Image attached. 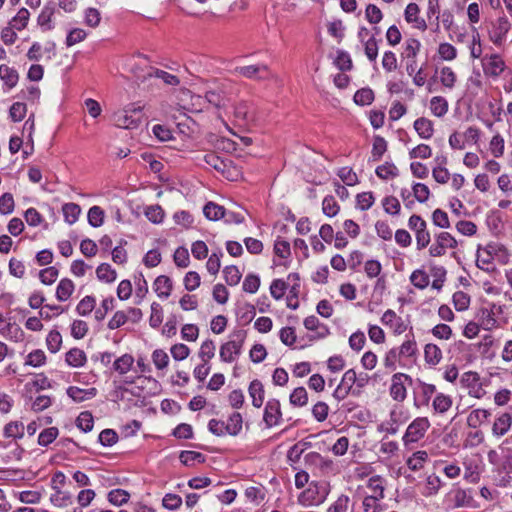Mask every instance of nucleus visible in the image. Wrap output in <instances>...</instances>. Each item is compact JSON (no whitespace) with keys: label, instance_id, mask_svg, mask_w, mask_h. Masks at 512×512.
I'll return each mask as SVG.
<instances>
[{"label":"nucleus","instance_id":"nucleus-9","mask_svg":"<svg viewBox=\"0 0 512 512\" xmlns=\"http://www.w3.org/2000/svg\"><path fill=\"white\" fill-rule=\"evenodd\" d=\"M381 321L383 324L392 327L397 334H401L406 330V325L403 320L397 317L396 313L391 309L384 312Z\"/></svg>","mask_w":512,"mask_h":512},{"label":"nucleus","instance_id":"nucleus-28","mask_svg":"<svg viewBox=\"0 0 512 512\" xmlns=\"http://www.w3.org/2000/svg\"><path fill=\"white\" fill-rule=\"evenodd\" d=\"M179 459L185 466H192L195 461L198 463H204L206 461V457L202 453L188 450L181 451Z\"/></svg>","mask_w":512,"mask_h":512},{"label":"nucleus","instance_id":"nucleus-24","mask_svg":"<svg viewBox=\"0 0 512 512\" xmlns=\"http://www.w3.org/2000/svg\"><path fill=\"white\" fill-rule=\"evenodd\" d=\"M74 291V283L68 278L62 279L56 289V298L59 301H66Z\"/></svg>","mask_w":512,"mask_h":512},{"label":"nucleus","instance_id":"nucleus-6","mask_svg":"<svg viewBox=\"0 0 512 512\" xmlns=\"http://www.w3.org/2000/svg\"><path fill=\"white\" fill-rule=\"evenodd\" d=\"M404 381H408L410 385H412V378L404 373H395L392 376V384L390 387V395L391 397L398 402H402L406 398V387L404 385Z\"/></svg>","mask_w":512,"mask_h":512},{"label":"nucleus","instance_id":"nucleus-1","mask_svg":"<svg viewBox=\"0 0 512 512\" xmlns=\"http://www.w3.org/2000/svg\"><path fill=\"white\" fill-rule=\"evenodd\" d=\"M330 492L328 482H311L309 487L300 493L298 503L303 506L322 504Z\"/></svg>","mask_w":512,"mask_h":512},{"label":"nucleus","instance_id":"nucleus-16","mask_svg":"<svg viewBox=\"0 0 512 512\" xmlns=\"http://www.w3.org/2000/svg\"><path fill=\"white\" fill-rule=\"evenodd\" d=\"M226 432L230 436H238L243 427V417L239 412H233L228 417V422L225 423Z\"/></svg>","mask_w":512,"mask_h":512},{"label":"nucleus","instance_id":"nucleus-15","mask_svg":"<svg viewBox=\"0 0 512 512\" xmlns=\"http://www.w3.org/2000/svg\"><path fill=\"white\" fill-rule=\"evenodd\" d=\"M0 79L11 89L17 85L19 74L14 68L2 64L0 65Z\"/></svg>","mask_w":512,"mask_h":512},{"label":"nucleus","instance_id":"nucleus-32","mask_svg":"<svg viewBox=\"0 0 512 512\" xmlns=\"http://www.w3.org/2000/svg\"><path fill=\"white\" fill-rule=\"evenodd\" d=\"M386 151H387L386 140L380 135L374 136L373 147H372V152H371L372 160L379 161Z\"/></svg>","mask_w":512,"mask_h":512},{"label":"nucleus","instance_id":"nucleus-36","mask_svg":"<svg viewBox=\"0 0 512 512\" xmlns=\"http://www.w3.org/2000/svg\"><path fill=\"white\" fill-rule=\"evenodd\" d=\"M105 213L100 206H93L88 211V223L92 227H100L104 222Z\"/></svg>","mask_w":512,"mask_h":512},{"label":"nucleus","instance_id":"nucleus-29","mask_svg":"<svg viewBox=\"0 0 512 512\" xmlns=\"http://www.w3.org/2000/svg\"><path fill=\"white\" fill-rule=\"evenodd\" d=\"M55 493L50 497V501L58 507H66L72 503V496L68 492H63L58 486H53Z\"/></svg>","mask_w":512,"mask_h":512},{"label":"nucleus","instance_id":"nucleus-59","mask_svg":"<svg viewBox=\"0 0 512 512\" xmlns=\"http://www.w3.org/2000/svg\"><path fill=\"white\" fill-rule=\"evenodd\" d=\"M88 332V324L83 320H74L71 325V335L74 339H82Z\"/></svg>","mask_w":512,"mask_h":512},{"label":"nucleus","instance_id":"nucleus-51","mask_svg":"<svg viewBox=\"0 0 512 512\" xmlns=\"http://www.w3.org/2000/svg\"><path fill=\"white\" fill-rule=\"evenodd\" d=\"M410 280L412 284L419 289H424L429 285V276L425 271L421 269L415 270L411 274Z\"/></svg>","mask_w":512,"mask_h":512},{"label":"nucleus","instance_id":"nucleus-49","mask_svg":"<svg viewBox=\"0 0 512 512\" xmlns=\"http://www.w3.org/2000/svg\"><path fill=\"white\" fill-rule=\"evenodd\" d=\"M47 348L51 353H56L60 350L62 345V336L59 331L52 330L46 338Z\"/></svg>","mask_w":512,"mask_h":512},{"label":"nucleus","instance_id":"nucleus-55","mask_svg":"<svg viewBox=\"0 0 512 512\" xmlns=\"http://www.w3.org/2000/svg\"><path fill=\"white\" fill-rule=\"evenodd\" d=\"M163 321V311L159 303L153 302L151 304V315L149 324L152 328H158Z\"/></svg>","mask_w":512,"mask_h":512},{"label":"nucleus","instance_id":"nucleus-61","mask_svg":"<svg viewBox=\"0 0 512 512\" xmlns=\"http://www.w3.org/2000/svg\"><path fill=\"white\" fill-rule=\"evenodd\" d=\"M287 287H288V285L284 280H282V279L273 280V282L270 285L271 296L276 300L281 299L284 296Z\"/></svg>","mask_w":512,"mask_h":512},{"label":"nucleus","instance_id":"nucleus-4","mask_svg":"<svg viewBox=\"0 0 512 512\" xmlns=\"http://www.w3.org/2000/svg\"><path fill=\"white\" fill-rule=\"evenodd\" d=\"M234 72L245 78L255 80H267L273 77L268 66L265 64L239 66L234 69Z\"/></svg>","mask_w":512,"mask_h":512},{"label":"nucleus","instance_id":"nucleus-2","mask_svg":"<svg viewBox=\"0 0 512 512\" xmlns=\"http://www.w3.org/2000/svg\"><path fill=\"white\" fill-rule=\"evenodd\" d=\"M247 332L245 330H235L231 334V340L222 344L220 347V359L223 362L231 363L234 361L235 356L241 354V350L246 338Z\"/></svg>","mask_w":512,"mask_h":512},{"label":"nucleus","instance_id":"nucleus-10","mask_svg":"<svg viewBox=\"0 0 512 512\" xmlns=\"http://www.w3.org/2000/svg\"><path fill=\"white\" fill-rule=\"evenodd\" d=\"M414 129L422 139H430L434 133L433 122L426 118L420 117L414 121Z\"/></svg>","mask_w":512,"mask_h":512},{"label":"nucleus","instance_id":"nucleus-17","mask_svg":"<svg viewBox=\"0 0 512 512\" xmlns=\"http://www.w3.org/2000/svg\"><path fill=\"white\" fill-rule=\"evenodd\" d=\"M491 416V412L486 409H475L470 412L467 417V425L471 428H477L482 423L488 420Z\"/></svg>","mask_w":512,"mask_h":512},{"label":"nucleus","instance_id":"nucleus-64","mask_svg":"<svg viewBox=\"0 0 512 512\" xmlns=\"http://www.w3.org/2000/svg\"><path fill=\"white\" fill-rule=\"evenodd\" d=\"M413 195L420 203H425L430 196V190L426 184L415 183L412 187Z\"/></svg>","mask_w":512,"mask_h":512},{"label":"nucleus","instance_id":"nucleus-8","mask_svg":"<svg viewBox=\"0 0 512 512\" xmlns=\"http://www.w3.org/2000/svg\"><path fill=\"white\" fill-rule=\"evenodd\" d=\"M509 30L510 23L508 19L505 16L498 18L496 24L493 26V30L490 32V40L494 44L500 45Z\"/></svg>","mask_w":512,"mask_h":512},{"label":"nucleus","instance_id":"nucleus-35","mask_svg":"<svg viewBox=\"0 0 512 512\" xmlns=\"http://www.w3.org/2000/svg\"><path fill=\"white\" fill-rule=\"evenodd\" d=\"M96 274L99 280L107 283L115 281L117 277L116 271L107 263L100 264L96 269Z\"/></svg>","mask_w":512,"mask_h":512},{"label":"nucleus","instance_id":"nucleus-26","mask_svg":"<svg viewBox=\"0 0 512 512\" xmlns=\"http://www.w3.org/2000/svg\"><path fill=\"white\" fill-rule=\"evenodd\" d=\"M3 434L6 438L21 439L24 436V425L20 421H11L5 425Z\"/></svg>","mask_w":512,"mask_h":512},{"label":"nucleus","instance_id":"nucleus-37","mask_svg":"<svg viewBox=\"0 0 512 512\" xmlns=\"http://www.w3.org/2000/svg\"><path fill=\"white\" fill-rule=\"evenodd\" d=\"M334 65L342 72L350 71L353 68L350 55L343 50L337 51V57L334 60Z\"/></svg>","mask_w":512,"mask_h":512},{"label":"nucleus","instance_id":"nucleus-48","mask_svg":"<svg viewBox=\"0 0 512 512\" xmlns=\"http://www.w3.org/2000/svg\"><path fill=\"white\" fill-rule=\"evenodd\" d=\"M30 13L26 8H21L17 15L14 16L11 20V24L14 29L21 31L23 30L29 21Z\"/></svg>","mask_w":512,"mask_h":512},{"label":"nucleus","instance_id":"nucleus-62","mask_svg":"<svg viewBox=\"0 0 512 512\" xmlns=\"http://www.w3.org/2000/svg\"><path fill=\"white\" fill-rule=\"evenodd\" d=\"M152 361L157 369L162 370L168 366L169 356L164 350L156 349L152 353Z\"/></svg>","mask_w":512,"mask_h":512},{"label":"nucleus","instance_id":"nucleus-46","mask_svg":"<svg viewBox=\"0 0 512 512\" xmlns=\"http://www.w3.org/2000/svg\"><path fill=\"white\" fill-rule=\"evenodd\" d=\"M46 363V355L43 350L36 349L30 352L25 360V365L40 367Z\"/></svg>","mask_w":512,"mask_h":512},{"label":"nucleus","instance_id":"nucleus-57","mask_svg":"<svg viewBox=\"0 0 512 512\" xmlns=\"http://www.w3.org/2000/svg\"><path fill=\"white\" fill-rule=\"evenodd\" d=\"M337 175L348 186H354L359 182L357 174L349 167H342Z\"/></svg>","mask_w":512,"mask_h":512},{"label":"nucleus","instance_id":"nucleus-53","mask_svg":"<svg viewBox=\"0 0 512 512\" xmlns=\"http://www.w3.org/2000/svg\"><path fill=\"white\" fill-rule=\"evenodd\" d=\"M215 355V344L213 340L207 339L205 340L200 347L199 357L203 360L204 363H207L210 359H212Z\"/></svg>","mask_w":512,"mask_h":512},{"label":"nucleus","instance_id":"nucleus-14","mask_svg":"<svg viewBox=\"0 0 512 512\" xmlns=\"http://www.w3.org/2000/svg\"><path fill=\"white\" fill-rule=\"evenodd\" d=\"M154 290L160 298H168L172 291V281L168 276L160 275L154 281Z\"/></svg>","mask_w":512,"mask_h":512},{"label":"nucleus","instance_id":"nucleus-44","mask_svg":"<svg viewBox=\"0 0 512 512\" xmlns=\"http://www.w3.org/2000/svg\"><path fill=\"white\" fill-rule=\"evenodd\" d=\"M308 402V394L304 387L300 386L293 390L290 394V403L293 406L302 407Z\"/></svg>","mask_w":512,"mask_h":512},{"label":"nucleus","instance_id":"nucleus-22","mask_svg":"<svg viewBox=\"0 0 512 512\" xmlns=\"http://www.w3.org/2000/svg\"><path fill=\"white\" fill-rule=\"evenodd\" d=\"M130 499V493L124 489L116 488L111 490L107 495V500L109 503L115 506H122L127 504Z\"/></svg>","mask_w":512,"mask_h":512},{"label":"nucleus","instance_id":"nucleus-39","mask_svg":"<svg viewBox=\"0 0 512 512\" xmlns=\"http://www.w3.org/2000/svg\"><path fill=\"white\" fill-rule=\"evenodd\" d=\"M204 161L206 164L214 168L216 171L224 173L228 163L217 154L211 152L204 155Z\"/></svg>","mask_w":512,"mask_h":512},{"label":"nucleus","instance_id":"nucleus-33","mask_svg":"<svg viewBox=\"0 0 512 512\" xmlns=\"http://www.w3.org/2000/svg\"><path fill=\"white\" fill-rule=\"evenodd\" d=\"M430 108L435 116L442 117L448 111V102L441 96H435L430 101Z\"/></svg>","mask_w":512,"mask_h":512},{"label":"nucleus","instance_id":"nucleus-21","mask_svg":"<svg viewBox=\"0 0 512 512\" xmlns=\"http://www.w3.org/2000/svg\"><path fill=\"white\" fill-rule=\"evenodd\" d=\"M495 311L493 309H488L485 307H482L479 309L477 313V318L483 325L484 329L491 330L493 327L496 326V319H495Z\"/></svg>","mask_w":512,"mask_h":512},{"label":"nucleus","instance_id":"nucleus-18","mask_svg":"<svg viewBox=\"0 0 512 512\" xmlns=\"http://www.w3.org/2000/svg\"><path fill=\"white\" fill-rule=\"evenodd\" d=\"M55 13V5L48 3L45 5L37 18V23L45 30H52L53 26L50 24L52 17Z\"/></svg>","mask_w":512,"mask_h":512},{"label":"nucleus","instance_id":"nucleus-56","mask_svg":"<svg viewBox=\"0 0 512 512\" xmlns=\"http://www.w3.org/2000/svg\"><path fill=\"white\" fill-rule=\"evenodd\" d=\"M58 273V269L55 266L44 268L39 272L40 281L45 285H51L57 279Z\"/></svg>","mask_w":512,"mask_h":512},{"label":"nucleus","instance_id":"nucleus-25","mask_svg":"<svg viewBox=\"0 0 512 512\" xmlns=\"http://www.w3.org/2000/svg\"><path fill=\"white\" fill-rule=\"evenodd\" d=\"M427 460V452L419 450L413 453V455L407 459L406 464L410 470L418 471L423 468V465Z\"/></svg>","mask_w":512,"mask_h":512},{"label":"nucleus","instance_id":"nucleus-45","mask_svg":"<svg viewBox=\"0 0 512 512\" xmlns=\"http://www.w3.org/2000/svg\"><path fill=\"white\" fill-rule=\"evenodd\" d=\"M452 301L457 311H465L469 308L470 296L463 291H456L453 294Z\"/></svg>","mask_w":512,"mask_h":512},{"label":"nucleus","instance_id":"nucleus-3","mask_svg":"<svg viewBox=\"0 0 512 512\" xmlns=\"http://www.w3.org/2000/svg\"><path fill=\"white\" fill-rule=\"evenodd\" d=\"M430 426V422L426 417H418L408 426L404 436L403 442L405 445L409 443L417 442L421 439L427 429Z\"/></svg>","mask_w":512,"mask_h":512},{"label":"nucleus","instance_id":"nucleus-43","mask_svg":"<svg viewBox=\"0 0 512 512\" xmlns=\"http://www.w3.org/2000/svg\"><path fill=\"white\" fill-rule=\"evenodd\" d=\"M57 427H49L40 432L38 436V444L43 447L50 445L58 436Z\"/></svg>","mask_w":512,"mask_h":512},{"label":"nucleus","instance_id":"nucleus-40","mask_svg":"<svg viewBox=\"0 0 512 512\" xmlns=\"http://www.w3.org/2000/svg\"><path fill=\"white\" fill-rule=\"evenodd\" d=\"M375 173L380 179L387 180L390 177L394 178L398 176L399 171L393 163L386 162L385 164L378 166Z\"/></svg>","mask_w":512,"mask_h":512},{"label":"nucleus","instance_id":"nucleus-11","mask_svg":"<svg viewBox=\"0 0 512 512\" xmlns=\"http://www.w3.org/2000/svg\"><path fill=\"white\" fill-rule=\"evenodd\" d=\"M248 392L252 398V405L256 408H260L264 401V387L260 380L255 379L251 381Z\"/></svg>","mask_w":512,"mask_h":512},{"label":"nucleus","instance_id":"nucleus-5","mask_svg":"<svg viewBox=\"0 0 512 512\" xmlns=\"http://www.w3.org/2000/svg\"><path fill=\"white\" fill-rule=\"evenodd\" d=\"M141 108L126 109L124 112L115 115V123L120 128L134 129L141 122Z\"/></svg>","mask_w":512,"mask_h":512},{"label":"nucleus","instance_id":"nucleus-63","mask_svg":"<svg viewBox=\"0 0 512 512\" xmlns=\"http://www.w3.org/2000/svg\"><path fill=\"white\" fill-rule=\"evenodd\" d=\"M237 315L240 318V320L248 324L254 319L256 315V308L254 305L250 303H245L243 307L239 309Z\"/></svg>","mask_w":512,"mask_h":512},{"label":"nucleus","instance_id":"nucleus-7","mask_svg":"<svg viewBox=\"0 0 512 512\" xmlns=\"http://www.w3.org/2000/svg\"><path fill=\"white\" fill-rule=\"evenodd\" d=\"M282 417L280 402L277 399H269L265 405L263 420L268 428L278 425Z\"/></svg>","mask_w":512,"mask_h":512},{"label":"nucleus","instance_id":"nucleus-23","mask_svg":"<svg viewBox=\"0 0 512 512\" xmlns=\"http://www.w3.org/2000/svg\"><path fill=\"white\" fill-rule=\"evenodd\" d=\"M424 358L427 364L437 365L442 359L441 349L435 344H427L424 348Z\"/></svg>","mask_w":512,"mask_h":512},{"label":"nucleus","instance_id":"nucleus-20","mask_svg":"<svg viewBox=\"0 0 512 512\" xmlns=\"http://www.w3.org/2000/svg\"><path fill=\"white\" fill-rule=\"evenodd\" d=\"M203 214L208 220L217 221L225 217V208L214 202H208L203 208Z\"/></svg>","mask_w":512,"mask_h":512},{"label":"nucleus","instance_id":"nucleus-47","mask_svg":"<svg viewBox=\"0 0 512 512\" xmlns=\"http://www.w3.org/2000/svg\"><path fill=\"white\" fill-rule=\"evenodd\" d=\"M118 434L113 429H104L100 432L98 441L102 446L111 447L118 442Z\"/></svg>","mask_w":512,"mask_h":512},{"label":"nucleus","instance_id":"nucleus-54","mask_svg":"<svg viewBox=\"0 0 512 512\" xmlns=\"http://www.w3.org/2000/svg\"><path fill=\"white\" fill-rule=\"evenodd\" d=\"M339 209L340 207L332 195H328L323 199L322 210L326 216H335L338 213Z\"/></svg>","mask_w":512,"mask_h":512},{"label":"nucleus","instance_id":"nucleus-27","mask_svg":"<svg viewBox=\"0 0 512 512\" xmlns=\"http://www.w3.org/2000/svg\"><path fill=\"white\" fill-rule=\"evenodd\" d=\"M62 212L65 221L69 224H74L79 218L81 208L76 203H65L62 206Z\"/></svg>","mask_w":512,"mask_h":512},{"label":"nucleus","instance_id":"nucleus-41","mask_svg":"<svg viewBox=\"0 0 512 512\" xmlns=\"http://www.w3.org/2000/svg\"><path fill=\"white\" fill-rule=\"evenodd\" d=\"M452 406V399L448 395L439 393L433 400V408L438 413H445Z\"/></svg>","mask_w":512,"mask_h":512},{"label":"nucleus","instance_id":"nucleus-50","mask_svg":"<svg viewBox=\"0 0 512 512\" xmlns=\"http://www.w3.org/2000/svg\"><path fill=\"white\" fill-rule=\"evenodd\" d=\"M114 302L115 300L113 297L103 299V301L101 302V306L95 310L94 317L96 321L100 322L105 319L107 313L113 310Z\"/></svg>","mask_w":512,"mask_h":512},{"label":"nucleus","instance_id":"nucleus-38","mask_svg":"<svg viewBox=\"0 0 512 512\" xmlns=\"http://www.w3.org/2000/svg\"><path fill=\"white\" fill-rule=\"evenodd\" d=\"M356 382L357 380L355 370L349 369L344 373L340 384L341 386H346L345 388H347V392H351V394L354 396H359L361 391L353 389V385H356Z\"/></svg>","mask_w":512,"mask_h":512},{"label":"nucleus","instance_id":"nucleus-13","mask_svg":"<svg viewBox=\"0 0 512 512\" xmlns=\"http://www.w3.org/2000/svg\"><path fill=\"white\" fill-rule=\"evenodd\" d=\"M511 424L512 415L509 413H503L494 421L492 432L495 436H503L509 431Z\"/></svg>","mask_w":512,"mask_h":512},{"label":"nucleus","instance_id":"nucleus-12","mask_svg":"<svg viewBox=\"0 0 512 512\" xmlns=\"http://www.w3.org/2000/svg\"><path fill=\"white\" fill-rule=\"evenodd\" d=\"M65 362L74 368L83 367L87 362L86 353L79 348H71L65 355Z\"/></svg>","mask_w":512,"mask_h":512},{"label":"nucleus","instance_id":"nucleus-19","mask_svg":"<svg viewBox=\"0 0 512 512\" xmlns=\"http://www.w3.org/2000/svg\"><path fill=\"white\" fill-rule=\"evenodd\" d=\"M134 361L131 354L125 353L113 362V369L120 375H124L131 370Z\"/></svg>","mask_w":512,"mask_h":512},{"label":"nucleus","instance_id":"nucleus-42","mask_svg":"<svg viewBox=\"0 0 512 512\" xmlns=\"http://www.w3.org/2000/svg\"><path fill=\"white\" fill-rule=\"evenodd\" d=\"M4 322H5V318L0 313V333L2 335H6V332L8 334H11L12 330H15V336H14L15 341H19L23 338L24 332L17 324L9 322V323H6L5 325H3Z\"/></svg>","mask_w":512,"mask_h":512},{"label":"nucleus","instance_id":"nucleus-34","mask_svg":"<svg viewBox=\"0 0 512 512\" xmlns=\"http://www.w3.org/2000/svg\"><path fill=\"white\" fill-rule=\"evenodd\" d=\"M354 102L360 106L370 105L374 101V92L370 88H361L354 94Z\"/></svg>","mask_w":512,"mask_h":512},{"label":"nucleus","instance_id":"nucleus-60","mask_svg":"<svg viewBox=\"0 0 512 512\" xmlns=\"http://www.w3.org/2000/svg\"><path fill=\"white\" fill-rule=\"evenodd\" d=\"M172 435L178 439H192L193 428L190 424L181 423L173 429Z\"/></svg>","mask_w":512,"mask_h":512},{"label":"nucleus","instance_id":"nucleus-31","mask_svg":"<svg viewBox=\"0 0 512 512\" xmlns=\"http://www.w3.org/2000/svg\"><path fill=\"white\" fill-rule=\"evenodd\" d=\"M76 426L84 433L90 432L94 426L92 413L89 411L81 412L76 419Z\"/></svg>","mask_w":512,"mask_h":512},{"label":"nucleus","instance_id":"nucleus-52","mask_svg":"<svg viewBox=\"0 0 512 512\" xmlns=\"http://www.w3.org/2000/svg\"><path fill=\"white\" fill-rule=\"evenodd\" d=\"M145 216L154 224H159L163 221L164 210L159 205H151L145 209Z\"/></svg>","mask_w":512,"mask_h":512},{"label":"nucleus","instance_id":"nucleus-30","mask_svg":"<svg viewBox=\"0 0 512 512\" xmlns=\"http://www.w3.org/2000/svg\"><path fill=\"white\" fill-rule=\"evenodd\" d=\"M96 305V299L92 295H87L76 306V312L80 316L89 315L94 309Z\"/></svg>","mask_w":512,"mask_h":512},{"label":"nucleus","instance_id":"nucleus-58","mask_svg":"<svg viewBox=\"0 0 512 512\" xmlns=\"http://www.w3.org/2000/svg\"><path fill=\"white\" fill-rule=\"evenodd\" d=\"M225 281L228 285H236L240 281L241 274L234 265H228L223 270Z\"/></svg>","mask_w":512,"mask_h":512}]
</instances>
